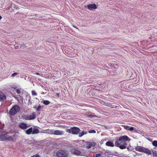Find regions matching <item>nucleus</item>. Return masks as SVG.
Instances as JSON below:
<instances>
[{"instance_id":"obj_29","label":"nucleus","mask_w":157,"mask_h":157,"mask_svg":"<svg viewBox=\"0 0 157 157\" xmlns=\"http://www.w3.org/2000/svg\"><path fill=\"white\" fill-rule=\"evenodd\" d=\"M4 125H0V132H1L4 127Z\"/></svg>"},{"instance_id":"obj_16","label":"nucleus","mask_w":157,"mask_h":157,"mask_svg":"<svg viewBox=\"0 0 157 157\" xmlns=\"http://www.w3.org/2000/svg\"><path fill=\"white\" fill-rule=\"evenodd\" d=\"M32 132V134H37L39 132V130L37 128H34L33 129Z\"/></svg>"},{"instance_id":"obj_21","label":"nucleus","mask_w":157,"mask_h":157,"mask_svg":"<svg viewBox=\"0 0 157 157\" xmlns=\"http://www.w3.org/2000/svg\"><path fill=\"white\" fill-rule=\"evenodd\" d=\"M153 146L155 147H157V141L156 140H154L152 143Z\"/></svg>"},{"instance_id":"obj_13","label":"nucleus","mask_w":157,"mask_h":157,"mask_svg":"<svg viewBox=\"0 0 157 157\" xmlns=\"http://www.w3.org/2000/svg\"><path fill=\"white\" fill-rule=\"evenodd\" d=\"M105 145L107 146L111 147H113L114 146V144L113 143L110 141L107 142L105 144Z\"/></svg>"},{"instance_id":"obj_35","label":"nucleus","mask_w":157,"mask_h":157,"mask_svg":"<svg viewBox=\"0 0 157 157\" xmlns=\"http://www.w3.org/2000/svg\"><path fill=\"white\" fill-rule=\"evenodd\" d=\"M13 97L16 99L17 100H18V98L16 96H15L14 95H13Z\"/></svg>"},{"instance_id":"obj_28","label":"nucleus","mask_w":157,"mask_h":157,"mask_svg":"<svg viewBox=\"0 0 157 157\" xmlns=\"http://www.w3.org/2000/svg\"><path fill=\"white\" fill-rule=\"evenodd\" d=\"M95 157H102L101 154L98 153L96 154Z\"/></svg>"},{"instance_id":"obj_34","label":"nucleus","mask_w":157,"mask_h":157,"mask_svg":"<svg viewBox=\"0 0 157 157\" xmlns=\"http://www.w3.org/2000/svg\"><path fill=\"white\" fill-rule=\"evenodd\" d=\"M25 45V44L23 43H22L20 44L21 47H23Z\"/></svg>"},{"instance_id":"obj_8","label":"nucleus","mask_w":157,"mask_h":157,"mask_svg":"<svg viewBox=\"0 0 157 157\" xmlns=\"http://www.w3.org/2000/svg\"><path fill=\"white\" fill-rule=\"evenodd\" d=\"M19 127L20 128L23 130L29 127L27 126L26 124L23 122L21 123L19 125Z\"/></svg>"},{"instance_id":"obj_12","label":"nucleus","mask_w":157,"mask_h":157,"mask_svg":"<svg viewBox=\"0 0 157 157\" xmlns=\"http://www.w3.org/2000/svg\"><path fill=\"white\" fill-rule=\"evenodd\" d=\"M6 96L2 92L0 91V101H2L6 100Z\"/></svg>"},{"instance_id":"obj_3","label":"nucleus","mask_w":157,"mask_h":157,"mask_svg":"<svg viewBox=\"0 0 157 157\" xmlns=\"http://www.w3.org/2000/svg\"><path fill=\"white\" fill-rule=\"evenodd\" d=\"M67 132L71 133L74 135H77L80 132V129L78 127H71L70 129H67L66 130Z\"/></svg>"},{"instance_id":"obj_26","label":"nucleus","mask_w":157,"mask_h":157,"mask_svg":"<svg viewBox=\"0 0 157 157\" xmlns=\"http://www.w3.org/2000/svg\"><path fill=\"white\" fill-rule=\"evenodd\" d=\"M41 108H42L41 106L40 105H39V106L36 109V110L38 111H40Z\"/></svg>"},{"instance_id":"obj_39","label":"nucleus","mask_w":157,"mask_h":157,"mask_svg":"<svg viewBox=\"0 0 157 157\" xmlns=\"http://www.w3.org/2000/svg\"><path fill=\"white\" fill-rule=\"evenodd\" d=\"M110 105V104H106L105 105H106V106H109Z\"/></svg>"},{"instance_id":"obj_20","label":"nucleus","mask_w":157,"mask_h":157,"mask_svg":"<svg viewBox=\"0 0 157 157\" xmlns=\"http://www.w3.org/2000/svg\"><path fill=\"white\" fill-rule=\"evenodd\" d=\"M152 151L153 154V156H157V152L156 151L152 150Z\"/></svg>"},{"instance_id":"obj_30","label":"nucleus","mask_w":157,"mask_h":157,"mask_svg":"<svg viewBox=\"0 0 157 157\" xmlns=\"http://www.w3.org/2000/svg\"><path fill=\"white\" fill-rule=\"evenodd\" d=\"M16 92L18 94H20L21 93V91L19 89H16Z\"/></svg>"},{"instance_id":"obj_1","label":"nucleus","mask_w":157,"mask_h":157,"mask_svg":"<svg viewBox=\"0 0 157 157\" xmlns=\"http://www.w3.org/2000/svg\"><path fill=\"white\" fill-rule=\"evenodd\" d=\"M130 139L127 136H121L117 138L115 143V145L121 149H124L127 147V143L129 142Z\"/></svg>"},{"instance_id":"obj_40","label":"nucleus","mask_w":157,"mask_h":157,"mask_svg":"<svg viewBox=\"0 0 157 157\" xmlns=\"http://www.w3.org/2000/svg\"><path fill=\"white\" fill-rule=\"evenodd\" d=\"M2 18V17L0 15V20Z\"/></svg>"},{"instance_id":"obj_19","label":"nucleus","mask_w":157,"mask_h":157,"mask_svg":"<svg viewBox=\"0 0 157 157\" xmlns=\"http://www.w3.org/2000/svg\"><path fill=\"white\" fill-rule=\"evenodd\" d=\"M6 140L8 141H12L13 140V139L12 137L11 136H9L6 137Z\"/></svg>"},{"instance_id":"obj_11","label":"nucleus","mask_w":157,"mask_h":157,"mask_svg":"<svg viewBox=\"0 0 157 157\" xmlns=\"http://www.w3.org/2000/svg\"><path fill=\"white\" fill-rule=\"evenodd\" d=\"M135 149L136 151L140 152H144L145 147L140 146H138L136 147Z\"/></svg>"},{"instance_id":"obj_43","label":"nucleus","mask_w":157,"mask_h":157,"mask_svg":"<svg viewBox=\"0 0 157 157\" xmlns=\"http://www.w3.org/2000/svg\"><path fill=\"white\" fill-rule=\"evenodd\" d=\"M17 7H16V9H17Z\"/></svg>"},{"instance_id":"obj_15","label":"nucleus","mask_w":157,"mask_h":157,"mask_svg":"<svg viewBox=\"0 0 157 157\" xmlns=\"http://www.w3.org/2000/svg\"><path fill=\"white\" fill-rule=\"evenodd\" d=\"M144 152L148 155H151V151L148 150V149L145 148V149L144 150Z\"/></svg>"},{"instance_id":"obj_14","label":"nucleus","mask_w":157,"mask_h":157,"mask_svg":"<svg viewBox=\"0 0 157 157\" xmlns=\"http://www.w3.org/2000/svg\"><path fill=\"white\" fill-rule=\"evenodd\" d=\"M32 131L33 128H32L31 127L27 130L25 131V133L29 135L31 134V133L32 134Z\"/></svg>"},{"instance_id":"obj_5","label":"nucleus","mask_w":157,"mask_h":157,"mask_svg":"<svg viewBox=\"0 0 157 157\" xmlns=\"http://www.w3.org/2000/svg\"><path fill=\"white\" fill-rule=\"evenodd\" d=\"M70 151L71 153L74 155L78 156L79 155H82V153L80 151L75 148H73L71 149Z\"/></svg>"},{"instance_id":"obj_42","label":"nucleus","mask_w":157,"mask_h":157,"mask_svg":"<svg viewBox=\"0 0 157 157\" xmlns=\"http://www.w3.org/2000/svg\"><path fill=\"white\" fill-rule=\"evenodd\" d=\"M74 26V27H75V28H77L76 26Z\"/></svg>"},{"instance_id":"obj_17","label":"nucleus","mask_w":157,"mask_h":157,"mask_svg":"<svg viewBox=\"0 0 157 157\" xmlns=\"http://www.w3.org/2000/svg\"><path fill=\"white\" fill-rule=\"evenodd\" d=\"M6 137L3 135H0V139L2 140H6Z\"/></svg>"},{"instance_id":"obj_37","label":"nucleus","mask_w":157,"mask_h":157,"mask_svg":"<svg viewBox=\"0 0 157 157\" xmlns=\"http://www.w3.org/2000/svg\"><path fill=\"white\" fill-rule=\"evenodd\" d=\"M35 157H41L38 155H35Z\"/></svg>"},{"instance_id":"obj_4","label":"nucleus","mask_w":157,"mask_h":157,"mask_svg":"<svg viewBox=\"0 0 157 157\" xmlns=\"http://www.w3.org/2000/svg\"><path fill=\"white\" fill-rule=\"evenodd\" d=\"M56 155L58 157H66L68 155L66 151L62 150L58 151L56 153Z\"/></svg>"},{"instance_id":"obj_31","label":"nucleus","mask_w":157,"mask_h":157,"mask_svg":"<svg viewBox=\"0 0 157 157\" xmlns=\"http://www.w3.org/2000/svg\"><path fill=\"white\" fill-rule=\"evenodd\" d=\"M17 74H18V73L16 72H15L11 76L12 77H14L17 75Z\"/></svg>"},{"instance_id":"obj_25","label":"nucleus","mask_w":157,"mask_h":157,"mask_svg":"<svg viewBox=\"0 0 157 157\" xmlns=\"http://www.w3.org/2000/svg\"><path fill=\"white\" fill-rule=\"evenodd\" d=\"M32 94L33 95L36 96L37 95V94L35 91L34 90H33L32 92Z\"/></svg>"},{"instance_id":"obj_41","label":"nucleus","mask_w":157,"mask_h":157,"mask_svg":"<svg viewBox=\"0 0 157 157\" xmlns=\"http://www.w3.org/2000/svg\"><path fill=\"white\" fill-rule=\"evenodd\" d=\"M36 74L37 75H39L40 74H39V73H36Z\"/></svg>"},{"instance_id":"obj_9","label":"nucleus","mask_w":157,"mask_h":157,"mask_svg":"<svg viewBox=\"0 0 157 157\" xmlns=\"http://www.w3.org/2000/svg\"><path fill=\"white\" fill-rule=\"evenodd\" d=\"M87 8L90 10H93L96 9L97 7L95 4H91L88 5Z\"/></svg>"},{"instance_id":"obj_33","label":"nucleus","mask_w":157,"mask_h":157,"mask_svg":"<svg viewBox=\"0 0 157 157\" xmlns=\"http://www.w3.org/2000/svg\"><path fill=\"white\" fill-rule=\"evenodd\" d=\"M103 127L106 129L109 128V127L108 126L104 125Z\"/></svg>"},{"instance_id":"obj_2","label":"nucleus","mask_w":157,"mask_h":157,"mask_svg":"<svg viewBox=\"0 0 157 157\" xmlns=\"http://www.w3.org/2000/svg\"><path fill=\"white\" fill-rule=\"evenodd\" d=\"M20 109V108L18 105H15L12 107L10 109L9 114L11 116H14L19 112Z\"/></svg>"},{"instance_id":"obj_7","label":"nucleus","mask_w":157,"mask_h":157,"mask_svg":"<svg viewBox=\"0 0 157 157\" xmlns=\"http://www.w3.org/2000/svg\"><path fill=\"white\" fill-rule=\"evenodd\" d=\"M96 145V143L94 142H86V148L87 149H89L91 147L94 146Z\"/></svg>"},{"instance_id":"obj_22","label":"nucleus","mask_w":157,"mask_h":157,"mask_svg":"<svg viewBox=\"0 0 157 157\" xmlns=\"http://www.w3.org/2000/svg\"><path fill=\"white\" fill-rule=\"evenodd\" d=\"M79 137H81L82 136L84 135V132L83 131H82V132H79Z\"/></svg>"},{"instance_id":"obj_23","label":"nucleus","mask_w":157,"mask_h":157,"mask_svg":"<svg viewBox=\"0 0 157 157\" xmlns=\"http://www.w3.org/2000/svg\"><path fill=\"white\" fill-rule=\"evenodd\" d=\"M129 130L130 131H136V129L133 127H130Z\"/></svg>"},{"instance_id":"obj_27","label":"nucleus","mask_w":157,"mask_h":157,"mask_svg":"<svg viewBox=\"0 0 157 157\" xmlns=\"http://www.w3.org/2000/svg\"><path fill=\"white\" fill-rule=\"evenodd\" d=\"M88 132L90 133H95L96 132V131L94 130L89 131Z\"/></svg>"},{"instance_id":"obj_36","label":"nucleus","mask_w":157,"mask_h":157,"mask_svg":"<svg viewBox=\"0 0 157 157\" xmlns=\"http://www.w3.org/2000/svg\"><path fill=\"white\" fill-rule=\"evenodd\" d=\"M37 105H35L33 107V108H34V109H37Z\"/></svg>"},{"instance_id":"obj_32","label":"nucleus","mask_w":157,"mask_h":157,"mask_svg":"<svg viewBox=\"0 0 157 157\" xmlns=\"http://www.w3.org/2000/svg\"><path fill=\"white\" fill-rule=\"evenodd\" d=\"M86 116L89 117H94V116H93L89 114H86Z\"/></svg>"},{"instance_id":"obj_6","label":"nucleus","mask_w":157,"mask_h":157,"mask_svg":"<svg viewBox=\"0 0 157 157\" xmlns=\"http://www.w3.org/2000/svg\"><path fill=\"white\" fill-rule=\"evenodd\" d=\"M35 112L33 113L32 115H27L25 116L24 118L26 120H33L35 118Z\"/></svg>"},{"instance_id":"obj_24","label":"nucleus","mask_w":157,"mask_h":157,"mask_svg":"<svg viewBox=\"0 0 157 157\" xmlns=\"http://www.w3.org/2000/svg\"><path fill=\"white\" fill-rule=\"evenodd\" d=\"M123 126L124 127V128L127 129V130H129L130 127L127 126V125H123Z\"/></svg>"},{"instance_id":"obj_10","label":"nucleus","mask_w":157,"mask_h":157,"mask_svg":"<svg viewBox=\"0 0 157 157\" xmlns=\"http://www.w3.org/2000/svg\"><path fill=\"white\" fill-rule=\"evenodd\" d=\"M52 133L55 135H62L63 134L64 132L62 131L56 130L54 131V132Z\"/></svg>"},{"instance_id":"obj_38","label":"nucleus","mask_w":157,"mask_h":157,"mask_svg":"<svg viewBox=\"0 0 157 157\" xmlns=\"http://www.w3.org/2000/svg\"><path fill=\"white\" fill-rule=\"evenodd\" d=\"M87 133H88V132L87 131H85L84 132V134H87Z\"/></svg>"},{"instance_id":"obj_18","label":"nucleus","mask_w":157,"mask_h":157,"mask_svg":"<svg viewBox=\"0 0 157 157\" xmlns=\"http://www.w3.org/2000/svg\"><path fill=\"white\" fill-rule=\"evenodd\" d=\"M43 103L45 105H48L50 103V102L48 100H43L42 101Z\"/></svg>"}]
</instances>
